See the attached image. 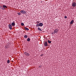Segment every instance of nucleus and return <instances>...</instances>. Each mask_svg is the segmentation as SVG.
Listing matches in <instances>:
<instances>
[{
    "mask_svg": "<svg viewBox=\"0 0 76 76\" xmlns=\"http://www.w3.org/2000/svg\"><path fill=\"white\" fill-rule=\"evenodd\" d=\"M11 45V44H10V42H8L7 43L6 45L5 46V48L6 49H7V48H10V47Z\"/></svg>",
    "mask_w": 76,
    "mask_h": 76,
    "instance_id": "1",
    "label": "nucleus"
},
{
    "mask_svg": "<svg viewBox=\"0 0 76 76\" xmlns=\"http://www.w3.org/2000/svg\"><path fill=\"white\" fill-rule=\"evenodd\" d=\"M72 6L73 7H75L76 6V3L75 2H72Z\"/></svg>",
    "mask_w": 76,
    "mask_h": 76,
    "instance_id": "2",
    "label": "nucleus"
},
{
    "mask_svg": "<svg viewBox=\"0 0 76 76\" xmlns=\"http://www.w3.org/2000/svg\"><path fill=\"white\" fill-rule=\"evenodd\" d=\"M20 12L22 14H24L25 15L26 13V11L23 10H21L20 11Z\"/></svg>",
    "mask_w": 76,
    "mask_h": 76,
    "instance_id": "3",
    "label": "nucleus"
},
{
    "mask_svg": "<svg viewBox=\"0 0 76 76\" xmlns=\"http://www.w3.org/2000/svg\"><path fill=\"white\" fill-rule=\"evenodd\" d=\"M58 31V29H56L54 31V32L53 33L54 34H57Z\"/></svg>",
    "mask_w": 76,
    "mask_h": 76,
    "instance_id": "4",
    "label": "nucleus"
},
{
    "mask_svg": "<svg viewBox=\"0 0 76 76\" xmlns=\"http://www.w3.org/2000/svg\"><path fill=\"white\" fill-rule=\"evenodd\" d=\"M24 53L25 55H26V56H27V57H29V54L28 53L25 52Z\"/></svg>",
    "mask_w": 76,
    "mask_h": 76,
    "instance_id": "5",
    "label": "nucleus"
},
{
    "mask_svg": "<svg viewBox=\"0 0 76 76\" xmlns=\"http://www.w3.org/2000/svg\"><path fill=\"white\" fill-rule=\"evenodd\" d=\"M44 45L45 47H47V46H48L47 42H45L44 43Z\"/></svg>",
    "mask_w": 76,
    "mask_h": 76,
    "instance_id": "6",
    "label": "nucleus"
},
{
    "mask_svg": "<svg viewBox=\"0 0 76 76\" xmlns=\"http://www.w3.org/2000/svg\"><path fill=\"white\" fill-rule=\"evenodd\" d=\"M9 27L10 29L11 30L12 29V25H11V24H10L9 25Z\"/></svg>",
    "mask_w": 76,
    "mask_h": 76,
    "instance_id": "7",
    "label": "nucleus"
},
{
    "mask_svg": "<svg viewBox=\"0 0 76 76\" xmlns=\"http://www.w3.org/2000/svg\"><path fill=\"white\" fill-rule=\"evenodd\" d=\"M39 26H43V24L42 23H39Z\"/></svg>",
    "mask_w": 76,
    "mask_h": 76,
    "instance_id": "8",
    "label": "nucleus"
},
{
    "mask_svg": "<svg viewBox=\"0 0 76 76\" xmlns=\"http://www.w3.org/2000/svg\"><path fill=\"white\" fill-rule=\"evenodd\" d=\"M74 22V20H72L70 23V24H71V25H72V23H73V22Z\"/></svg>",
    "mask_w": 76,
    "mask_h": 76,
    "instance_id": "9",
    "label": "nucleus"
},
{
    "mask_svg": "<svg viewBox=\"0 0 76 76\" xmlns=\"http://www.w3.org/2000/svg\"><path fill=\"white\" fill-rule=\"evenodd\" d=\"M11 25H12V26H14L15 25V23H11Z\"/></svg>",
    "mask_w": 76,
    "mask_h": 76,
    "instance_id": "10",
    "label": "nucleus"
},
{
    "mask_svg": "<svg viewBox=\"0 0 76 76\" xmlns=\"http://www.w3.org/2000/svg\"><path fill=\"white\" fill-rule=\"evenodd\" d=\"M24 29H25V30H26V31H28V30H29V29H28V28L25 27L24 28Z\"/></svg>",
    "mask_w": 76,
    "mask_h": 76,
    "instance_id": "11",
    "label": "nucleus"
},
{
    "mask_svg": "<svg viewBox=\"0 0 76 76\" xmlns=\"http://www.w3.org/2000/svg\"><path fill=\"white\" fill-rule=\"evenodd\" d=\"M25 38H28V36L26 35H25L24 36Z\"/></svg>",
    "mask_w": 76,
    "mask_h": 76,
    "instance_id": "12",
    "label": "nucleus"
},
{
    "mask_svg": "<svg viewBox=\"0 0 76 76\" xmlns=\"http://www.w3.org/2000/svg\"><path fill=\"white\" fill-rule=\"evenodd\" d=\"M27 41H28V42H29L30 41H31V39H30V38H28L27 40Z\"/></svg>",
    "mask_w": 76,
    "mask_h": 76,
    "instance_id": "13",
    "label": "nucleus"
},
{
    "mask_svg": "<svg viewBox=\"0 0 76 76\" xmlns=\"http://www.w3.org/2000/svg\"><path fill=\"white\" fill-rule=\"evenodd\" d=\"M3 7H4V8H7V7L6 5H3Z\"/></svg>",
    "mask_w": 76,
    "mask_h": 76,
    "instance_id": "14",
    "label": "nucleus"
},
{
    "mask_svg": "<svg viewBox=\"0 0 76 76\" xmlns=\"http://www.w3.org/2000/svg\"><path fill=\"white\" fill-rule=\"evenodd\" d=\"M38 30H39V31H42V30H41V28L40 27H38Z\"/></svg>",
    "mask_w": 76,
    "mask_h": 76,
    "instance_id": "15",
    "label": "nucleus"
},
{
    "mask_svg": "<svg viewBox=\"0 0 76 76\" xmlns=\"http://www.w3.org/2000/svg\"><path fill=\"white\" fill-rule=\"evenodd\" d=\"M48 43H49V44H50V43H51V41H50L49 40H48Z\"/></svg>",
    "mask_w": 76,
    "mask_h": 76,
    "instance_id": "16",
    "label": "nucleus"
},
{
    "mask_svg": "<svg viewBox=\"0 0 76 76\" xmlns=\"http://www.w3.org/2000/svg\"><path fill=\"white\" fill-rule=\"evenodd\" d=\"M36 26L37 27H39V24H37L36 25Z\"/></svg>",
    "mask_w": 76,
    "mask_h": 76,
    "instance_id": "17",
    "label": "nucleus"
},
{
    "mask_svg": "<svg viewBox=\"0 0 76 76\" xmlns=\"http://www.w3.org/2000/svg\"><path fill=\"white\" fill-rule=\"evenodd\" d=\"M7 63L8 64L10 63V60H8L7 61Z\"/></svg>",
    "mask_w": 76,
    "mask_h": 76,
    "instance_id": "18",
    "label": "nucleus"
},
{
    "mask_svg": "<svg viewBox=\"0 0 76 76\" xmlns=\"http://www.w3.org/2000/svg\"><path fill=\"white\" fill-rule=\"evenodd\" d=\"M21 25L22 26H23L24 25V23H21Z\"/></svg>",
    "mask_w": 76,
    "mask_h": 76,
    "instance_id": "19",
    "label": "nucleus"
},
{
    "mask_svg": "<svg viewBox=\"0 0 76 76\" xmlns=\"http://www.w3.org/2000/svg\"><path fill=\"white\" fill-rule=\"evenodd\" d=\"M18 15H21V13L19 12L18 13Z\"/></svg>",
    "mask_w": 76,
    "mask_h": 76,
    "instance_id": "20",
    "label": "nucleus"
},
{
    "mask_svg": "<svg viewBox=\"0 0 76 76\" xmlns=\"http://www.w3.org/2000/svg\"><path fill=\"white\" fill-rule=\"evenodd\" d=\"M36 23H39V21H37L36 22Z\"/></svg>",
    "mask_w": 76,
    "mask_h": 76,
    "instance_id": "21",
    "label": "nucleus"
},
{
    "mask_svg": "<svg viewBox=\"0 0 76 76\" xmlns=\"http://www.w3.org/2000/svg\"><path fill=\"white\" fill-rule=\"evenodd\" d=\"M64 18H65V19H66V18H67V16H65L64 17Z\"/></svg>",
    "mask_w": 76,
    "mask_h": 76,
    "instance_id": "22",
    "label": "nucleus"
},
{
    "mask_svg": "<svg viewBox=\"0 0 76 76\" xmlns=\"http://www.w3.org/2000/svg\"><path fill=\"white\" fill-rule=\"evenodd\" d=\"M41 56H43V55H41Z\"/></svg>",
    "mask_w": 76,
    "mask_h": 76,
    "instance_id": "23",
    "label": "nucleus"
},
{
    "mask_svg": "<svg viewBox=\"0 0 76 76\" xmlns=\"http://www.w3.org/2000/svg\"><path fill=\"white\" fill-rule=\"evenodd\" d=\"M2 7L1 6L0 7V9H1V8Z\"/></svg>",
    "mask_w": 76,
    "mask_h": 76,
    "instance_id": "24",
    "label": "nucleus"
},
{
    "mask_svg": "<svg viewBox=\"0 0 76 76\" xmlns=\"http://www.w3.org/2000/svg\"><path fill=\"white\" fill-rule=\"evenodd\" d=\"M2 10H3V8H2Z\"/></svg>",
    "mask_w": 76,
    "mask_h": 76,
    "instance_id": "25",
    "label": "nucleus"
},
{
    "mask_svg": "<svg viewBox=\"0 0 76 76\" xmlns=\"http://www.w3.org/2000/svg\"><path fill=\"white\" fill-rule=\"evenodd\" d=\"M52 34H53V33H52Z\"/></svg>",
    "mask_w": 76,
    "mask_h": 76,
    "instance_id": "26",
    "label": "nucleus"
}]
</instances>
